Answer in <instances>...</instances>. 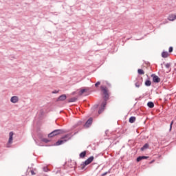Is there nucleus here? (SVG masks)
Here are the masks:
<instances>
[{
	"label": "nucleus",
	"mask_w": 176,
	"mask_h": 176,
	"mask_svg": "<svg viewBox=\"0 0 176 176\" xmlns=\"http://www.w3.org/2000/svg\"><path fill=\"white\" fill-rule=\"evenodd\" d=\"M147 107H148V108H151V109L154 108L155 103H153V102H152V101L148 102Z\"/></svg>",
	"instance_id": "obj_17"
},
{
	"label": "nucleus",
	"mask_w": 176,
	"mask_h": 176,
	"mask_svg": "<svg viewBox=\"0 0 176 176\" xmlns=\"http://www.w3.org/2000/svg\"><path fill=\"white\" fill-rule=\"evenodd\" d=\"M145 86H146L147 87H149V86H151L152 85V82L148 79L146 80L145 82H144Z\"/></svg>",
	"instance_id": "obj_18"
},
{
	"label": "nucleus",
	"mask_w": 176,
	"mask_h": 176,
	"mask_svg": "<svg viewBox=\"0 0 176 176\" xmlns=\"http://www.w3.org/2000/svg\"><path fill=\"white\" fill-rule=\"evenodd\" d=\"M65 133V130L64 129H56L54 130L52 132L48 134L49 138H52V137H55V135H58L60 134H63Z\"/></svg>",
	"instance_id": "obj_1"
},
{
	"label": "nucleus",
	"mask_w": 176,
	"mask_h": 176,
	"mask_svg": "<svg viewBox=\"0 0 176 176\" xmlns=\"http://www.w3.org/2000/svg\"><path fill=\"white\" fill-rule=\"evenodd\" d=\"M30 173H31L32 175H35V174H36L35 172H34V170H31Z\"/></svg>",
	"instance_id": "obj_34"
},
{
	"label": "nucleus",
	"mask_w": 176,
	"mask_h": 176,
	"mask_svg": "<svg viewBox=\"0 0 176 176\" xmlns=\"http://www.w3.org/2000/svg\"><path fill=\"white\" fill-rule=\"evenodd\" d=\"M174 50V48L173 47H170L168 50L169 53H173V51Z\"/></svg>",
	"instance_id": "obj_30"
},
{
	"label": "nucleus",
	"mask_w": 176,
	"mask_h": 176,
	"mask_svg": "<svg viewBox=\"0 0 176 176\" xmlns=\"http://www.w3.org/2000/svg\"><path fill=\"white\" fill-rule=\"evenodd\" d=\"M78 101V98L76 97H73V98H71L69 100H68V102H75Z\"/></svg>",
	"instance_id": "obj_21"
},
{
	"label": "nucleus",
	"mask_w": 176,
	"mask_h": 176,
	"mask_svg": "<svg viewBox=\"0 0 176 176\" xmlns=\"http://www.w3.org/2000/svg\"><path fill=\"white\" fill-rule=\"evenodd\" d=\"M151 78H153V82L154 83H160V78L157 76H156V74H151Z\"/></svg>",
	"instance_id": "obj_4"
},
{
	"label": "nucleus",
	"mask_w": 176,
	"mask_h": 176,
	"mask_svg": "<svg viewBox=\"0 0 176 176\" xmlns=\"http://www.w3.org/2000/svg\"><path fill=\"white\" fill-rule=\"evenodd\" d=\"M171 71V69H170V70H169V72H170Z\"/></svg>",
	"instance_id": "obj_44"
},
{
	"label": "nucleus",
	"mask_w": 176,
	"mask_h": 176,
	"mask_svg": "<svg viewBox=\"0 0 176 176\" xmlns=\"http://www.w3.org/2000/svg\"><path fill=\"white\" fill-rule=\"evenodd\" d=\"M10 101L11 102H12V104H16V102H19V97L17 96L11 97Z\"/></svg>",
	"instance_id": "obj_12"
},
{
	"label": "nucleus",
	"mask_w": 176,
	"mask_h": 176,
	"mask_svg": "<svg viewBox=\"0 0 176 176\" xmlns=\"http://www.w3.org/2000/svg\"><path fill=\"white\" fill-rule=\"evenodd\" d=\"M67 141H68V140H58L54 145L55 146H58L60 145H63V144H65V142H67Z\"/></svg>",
	"instance_id": "obj_6"
},
{
	"label": "nucleus",
	"mask_w": 176,
	"mask_h": 176,
	"mask_svg": "<svg viewBox=\"0 0 176 176\" xmlns=\"http://www.w3.org/2000/svg\"><path fill=\"white\" fill-rule=\"evenodd\" d=\"M91 124H93V118H89L85 123L84 126L88 129Z\"/></svg>",
	"instance_id": "obj_5"
},
{
	"label": "nucleus",
	"mask_w": 176,
	"mask_h": 176,
	"mask_svg": "<svg viewBox=\"0 0 176 176\" xmlns=\"http://www.w3.org/2000/svg\"><path fill=\"white\" fill-rule=\"evenodd\" d=\"M175 19H176L175 14H170L168 17V20H169V21H174V20H175Z\"/></svg>",
	"instance_id": "obj_14"
},
{
	"label": "nucleus",
	"mask_w": 176,
	"mask_h": 176,
	"mask_svg": "<svg viewBox=\"0 0 176 176\" xmlns=\"http://www.w3.org/2000/svg\"><path fill=\"white\" fill-rule=\"evenodd\" d=\"M74 163L75 166H76V162H73V164H74Z\"/></svg>",
	"instance_id": "obj_42"
},
{
	"label": "nucleus",
	"mask_w": 176,
	"mask_h": 176,
	"mask_svg": "<svg viewBox=\"0 0 176 176\" xmlns=\"http://www.w3.org/2000/svg\"><path fill=\"white\" fill-rule=\"evenodd\" d=\"M41 141H42L43 142H45V144H47V142H50V140L49 139H46V138H43V139L41 140Z\"/></svg>",
	"instance_id": "obj_26"
},
{
	"label": "nucleus",
	"mask_w": 176,
	"mask_h": 176,
	"mask_svg": "<svg viewBox=\"0 0 176 176\" xmlns=\"http://www.w3.org/2000/svg\"><path fill=\"white\" fill-rule=\"evenodd\" d=\"M138 74L139 75H144V74H145V72H144V70L142 69H138Z\"/></svg>",
	"instance_id": "obj_23"
},
{
	"label": "nucleus",
	"mask_w": 176,
	"mask_h": 176,
	"mask_svg": "<svg viewBox=\"0 0 176 176\" xmlns=\"http://www.w3.org/2000/svg\"><path fill=\"white\" fill-rule=\"evenodd\" d=\"M165 67H166V68H170V67H171V63H166V65H165Z\"/></svg>",
	"instance_id": "obj_31"
},
{
	"label": "nucleus",
	"mask_w": 176,
	"mask_h": 176,
	"mask_svg": "<svg viewBox=\"0 0 176 176\" xmlns=\"http://www.w3.org/2000/svg\"><path fill=\"white\" fill-rule=\"evenodd\" d=\"M148 148H149V144L146 143V144L140 148V151H142V152H144V151H145L146 149H148Z\"/></svg>",
	"instance_id": "obj_16"
},
{
	"label": "nucleus",
	"mask_w": 176,
	"mask_h": 176,
	"mask_svg": "<svg viewBox=\"0 0 176 176\" xmlns=\"http://www.w3.org/2000/svg\"><path fill=\"white\" fill-rule=\"evenodd\" d=\"M87 153V152L86 151H84L80 153L79 157H80V159H84V157H86Z\"/></svg>",
	"instance_id": "obj_15"
},
{
	"label": "nucleus",
	"mask_w": 176,
	"mask_h": 176,
	"mask_svg": "<svg viewBox=\"0 0 176 176\" xmlns=\"http://www.w3.org/2000/svg\"><path fill=\"white\" fill-rule=\"evenodd\" d=\"M162 57L163 58H167V57H168V52H163L162 53Z\"/></svg>",
	"instance_id": "obj_20"
},
{
	"label": "nucleus",
	"mask_w": 176,
	"mask_h": 176,
	"mask_svg": "<svg viewBox=\"0 0 176 176\" xmlns=\"http://www.w3.org/2000/svg\"><path fill=\"white\" fill-rule=\"evenodd\" d=\"M148 159H149V156H145V155L138 156L136 158V162L138 163H140V162H141L142 160H148Z\"/></svg>",
	"instance_id": "obj_7"
},
{
	"label": "nucleus",
	"mask_w": 176,
	"mask_h": 176,
	"mask_svg": "<svg viewBox=\"0 0 176 176\" xmlns=\"http://www.w3.org/2000/svg\"><path fill=\"white\" fill-rule=\"evenodd\" d=\"M161 67L162 68H163V63H161Z\"/></svg>",
	"instance_id": "obj_41"
},
{
	"label": "nucleus",
	"mask_w": 176,
	"mask_h": 176,
	"mask_svg": "<svg viewBox=\"0 0 176 176\" xmlns=\"http://www.w3.org/2000/svg\"><path fill=\"white\" fill-rule=\"evenodd\" d=\"M86 91H87V89H80V93H79L80 96H82L83 94V93H86Z\"/></svg>",
	"instance_id": "obj_24"
},
{
	"label": "nucleus",
	"mask_w": 176,
	"mask_h": 176,
	"mask_svg": "<svg viewBox=\"0 0 176 176\" xmlns=\"http://www.w3.org/2000/svg\"><path fill=\"white\" fill-rule=\"evenodd\" d=\"M111 170H112V168H110L108 171H107V172L102 173V174L101 175V176H105V175H107V174H111Z\"/></svg>",
	"instance_id": "obj_25"
},
{
	"label": "nucleus",
	"mask_w": 176,
	"mask_h": 176,
	"mask_svg": "<svg viewBox=\"0 0 176 176\" xmlns=\"http://www.w3.org/2000/svg\"><path fill=\"white\" fill-rule=\"evenodd\" d=\"M13 135H14V133H13V131L10 132L8 144H13Z\"/></svg>",
	"instance_id": "obj_9"
},
{
	"label": "nucleus",
	"mask_w": 176,
	"mask_h": 176,
	"mask_svg": "<svg viewBox=\"0 0 176 176\" xmlns=\"http://www.w3.org/2000/svg\"><path fill=\"white\" fill-rule=\"evenodd\" d=\"M61 140H67V141H69V140H71V133L66 134L61 137Z\"/></svg>",
	"instance_id": "obj_13"
},
{
	"label": "nucleus",
	"mask_w": 176,
	"mask_h": 176,
	"mask_svg": "<svg viewBox=\"0 0 176 176\" xmlns=\"http://www.w3.org/2000/svg\"><path fill=\"white\" fill-rule=\"evenodd\" d=\"M173 129V127H171L170 125V129H169L170 131H171V129Z\"/></svg>",
	"instance_id": "obj_39"
},
{
	"label": "nucleus",
	"mask_w": 176,
	"mask_h": 176,
	"mask_svg": "<svg viewBox=\"0 0 176 176\" xmlns=\"http://www.w3.org/2000/svg\"><path fill=\"white\" fill-rule=\"evenodd\" d=\"M101 85V82L98 81L96 83H95V87H98Z\"/></svg>",
	"instance_id": "obj_29"
},
{
	"label": "nucleus",
	"mask_w": 176,
	"mask_h": 176,
	"mask_svg": "<svg viewBox=\"0 0 176 176\" xmlns=\"http://www.w3.org/2000/svg\"><path fill=\"white\" fill-rule=\"evenodd\" d=\"M41 115H43V111H41Z\"/></svg>",
	"instance_id": "obj_38"
},
{
	"label": "nucleus",
	"mask_w": 176,
	"mask_h": 176,
	"mask_svg": "<svg viewBox=\"0 0 176 176\" xmlns=\"http://www.w3.org/2000/svg\"><path fill=\"white\" fill-rule=\"evenodd\" d=\"M143 78L141 77L140 78H136V82L135 83V87H140L141 85H142Z\"/></svg>",
	"instance_id": "obj_8"
},
{
	"label": "nucleus",
	"mask_w": 176,
	"mask_h": 176,
	"mask_svg": "<svg viewBox=\"0 0 176 176\" xmlns=\"http://www.w3.org/2000/svg\"><path fill=\"white\" fill-rule=\"evenodd\" d=\"M57 93H58V91L57 90H54L52 91V94H57Z\"/></svg>",
	"instance_id": "obj_33"
},
{
	"label": "nucleus",
	"mask_w": 176,
	"mask_h": 176,
	"mask_svg": "<svg viewBox=\"0 0 176 176\" xmlns=\"http://www.w3.org/2000/svg\"><path fill=\"white\" fill-rule=\"evenodd\" d=\"M173 124H174V120L171 121V122L170 124V126L173 127Z\"/></svg>",
	"instance_id": "obj_35"
},
{
	"label": "nucleus",
	"mask_w": 176,
	"mask_h": 176,
	"mask_svg": "<svg viewBox=\"0 0 176 176\" xmlns=\"http://www.w3.org/2000/svg\"><path fill=\"white\" fill-rule=\"evenodd\" d=\"M105 109H103L102 107H100L98 110V114L100 115V113H102L104 112Z\"/></svg>",
	"instance_id": "obj_28"
},
{
	"label": "nucleus",
	"mask_w": 176,
	"mask_h": 176,
	"mask_svg": "<svg viewBox=\"0 0 176 176\" xmlns=\"http://www.w3.org/2000/svg\"><path fill=\"white\" fill-rule=\"evenodd\" d=\"M135 117L131 116L129 118V123H134L135 122Z\"/></svg>",
	"instance_id": "obj_22"
},
{
	"label": "nucleus",
	"mask_w": 176,
	"mask_h": 176,
	"mask_svg": "<svg viewBox=\"0 0 176 176\" xmlns=\"http://www.w3.org/2000/svg\"><path fill=\"white\" fill-rule=\"evenodd\" d=\"M98 104H94L91 109V112H96V110L98 109Z\"/></svg>",
	"instance_id": "obj_19"
},
{
	"label": "nucleus",
	"mask_w": 176,
	"mask_h": 176,
	"mask_svg": "<svg viewBox=\"0 0 176 176\" xmlns=\"http://www.w3.org/2000/svg\"><path fill=\"white\" fill-rule=\"evenodd\" d=\"M108 100H109V99L103 98V101L102 102V103L100 104V108H103V109H105V107H107Z\"/></svg>",
	"instance_id": "obj_11"
},
{
	"label": "nucleus",
	"mask_w": 176,
	"mask_h": 176,
	"mask_svg": "<svg viewBox=\"0 0 176 176\" xmlns=\"http://www.w3.org/2000/svg\"><path fill=\"white\" fill-rule=\"evenodd\" d=\"M100 90L102 91L103 98L109 100V94L108 93V88L107 87L100 86Z\"/></svg>",
	"instance_id": "obj_3"
},
{
	"label": "nucleus",
	"mask_w": 176,
	"mask_h": 176,
	"mask_svg": "<svg viewBox=\"0 0 176 176\" xmlns=\"http://www.w3.org/2000/svg\"><path fill=\"white\" fill-rule=\"evenodd\" d=\"M153 162H155V160H153L150 162V164H152V163H153Z\"/></svg>",
	"instance_id": "obj_37"
},
{
	"label": "nucleus",
	"mask_w": 176,
	"mask_h": 176,
	"mask_svg": "<svg viewBox=\"0 0 176 176\" xmlns=\"http://www.w3.org/2000/svg\"><path fill=\"white\" fill-rule=\"evenodd\" d=\"M162 64H165V62H163Z\"/></svg>",
	"instance_id": "obj_43"
},
{
	"label": "nucleus",
	"mask_w": 176,
	"mask_h": 176,
	"mask_svg": "<svg viewBox=\"0 0 176 176\" xmlns=\"http://www.w3.org/2000/svg\"><path fill=\"white\" fill-rule=\"evenodd\" d=\"M94 160V156L89 157L85 162H82V164H80V166H82L81 169L85 170V167H86V166H89V164H90V163H91Z\"/></svg>",
	"instance_id": "obj_2"
},
{
	"label": "nucleus",
	"mask_w": 176,
	"mask_h": 176,
	"mask_svg": "<svg viewBox=\"0 0 176 176\" xmlns=\"http://www.w3.org/2000/svg\"><path fill=\"white\" fill-rule=\"evenodd\" d=\"M68 167H70V168H72L74 166H72V165H68Z\"/></svg>",
	"instance_id": "obj_36"
},
{
	"label": "nucleus",
	"mask_w": 176,
	"mask_h": 176,
	"mask_svg": "<svg viewBox=\"0 0 176 176\" xmlns=\"http://www.w3.org/2000/svg\"><path fill=\"white\" fill-rule=\"evenodd\" d=\"M65 100H67V95L62 94L56 99V101H65Z\"/></svg>",
	"instance_id": "obj_10"
},
{
	"label": "nucleus",
	"mask_w": 176,
	"mask_h": 176,
	"mask_svg": "<svg viewBox=\"0 0 176 176\" xmlns=\"http://www.w3.org/2000/svg\"><path fill=\"white\" fill-rule=\"evenodd\" d=\"M105 134H106V135L108 134V131H105Z\"/></svg>",
	"instance_id": "obj_40"
},
{
	"label": "nucleus",
	"mask_w": 176,
	"mask_h": 176,
	"mask_svg": "<svg viewBox=\"0 0 176 176\" xmlns=\"http://www.w3.org/2000/svg\"><path fill=\"white\" fill-rule=\"evenodd\" d=\"M43 171H45V173H47V171H49V168H47V167H44Z\"/></svg>",
	"instance_id": "obj_32"
},
{
	"label": "nucleus",
	"mask_w": 176,
	"mask_h": 176,
	"mask_svg": "<svg viewBox=\"0 0 176 176\" xmlns=\"http://www.w3.org/2000/svg\"><path fill=\"white\" fill-rule=\"evenodd\" d=\"M82 121H78L75 125L74 128L78 127V126H80L82 124Z\"/></svg>",
	"instance_id": "obj_27"
},
{
	"label": "nucleus",
	"mask_w": 176,
	"mask_h": 176,
	"mask_svg": "<svg viewBox=\"0 0 176 176\" xmlns=\"http://www.w3.org/2000/svg\"><path fill=\"white\" fill-rule=\"evenodd\" d=\"M175 71H176V69L175 68Z\"/></svg>",
	"instance_id": "obj_45"
}]
</instances>
